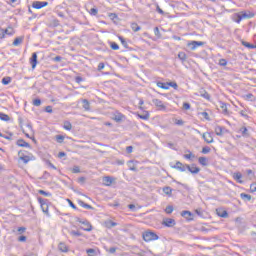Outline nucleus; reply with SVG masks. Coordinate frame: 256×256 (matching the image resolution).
Segmentation results:
<instances>
[{
    "mask_svg": "<svg viewBox=\"0 0 256 256\" xmlns=\"http://www.w3.org/2000/svg\"><path fill=\"white\" fill-rule=\"evenodd\" d=\"M38 202L41 205V209H42L43 213H45V215L47 217H51V214L49 213V200H47L45 198L38 197Z\"/></svg>",
    "mask_w": 256,
    "mask_h": 256,
    "instance_id": "nucleus-1",
    "label": "nucleus"
},
{
    "mask_svg": "<svg viewBox=\"0 0 256 256\" xmlns=\"http://www.w3.org/2000/svg\"><path fill=\"white\" fill-rule=\"evenodd\" d=\"M142 237L146 243H149L151 241H157V239H159V236L155 234V232H151V231L144 232Z\"/></svg>",
    "mask_w": 256,
    "mask_h": 256,
    "instance_id": "nucleus-2",
    "label": "nucleus"
},
{
    "mask_svg": "<svg viewBox=\"0 0 256 256\" xmlns=\"http://www.w3.org/2000/svg\"><path fill=\"white\" fill-rule=\"evenodd\" d=\"M76 222L81 223V225H84V228H83L84 231H88V232L93 231V226L88 220H82L81 218L76 217Z\"/></svg>",
    "mask_w": 256,
    "mask_h": 256,
    "instance_id": "nucleus-3",
    "label": "nucleus"
},
{
    "mask_svg": "<svg viewBox=\"0 0 256 256\" xmlns=\"http://www.w3.org/2000/svg\"><path fill=\"white\" fill-rule=\"evenodd\" d=\"M187 167H189V164H183L180 161H177L174 166H172V169H177V171H181L182 173L187 171Z\"/></svg>",
    "mask_w": 256,
    "mask_h": 256,
    "instance_id": "nucleus-4",
    "label": "nucleus"
},
{
    "mask_svg": "<svg viewBox=\"0 0 256 256\" xmlns=\"http://www.w3.org/2000/svg\"><path fill=\"white\" fill-rule=\"evenodd\" d=\"M203 45H205V42L195 40L188 42V46L190 47L191 51H195L197 47H203Z\"/></svg>",
    "mask_w": 256,
    "mask_h": 256,
    "instance_id": "nucleus-5",
    "label": "nucleus"
},
{
    "mask_svg": "<svg viewBox=\"0 0 256 256\" xmlns=\"http://www.w3.org/2000/svg\"><path fill=\"white\" fill-rule=\"evenodd\" d=\"M152 102L156 107H158L159 111H166L167 106H165V104H163V101H161L160 99H153Z\"/></svg>",
    "mask_w": 256,
    "mask_h": 256,
    "instance_id": "nucleus-6",
    "label": "nucleus"
},
{
    "mask_svg": "<svg viewBox=\"0 0 256 256\" xmlns=\"http://www.w3.org/2000/svg\"><path fill=\"white\" fill-rule=\"evenodd\" d=\"M47 5H49V2H47V1H43V2H41V1H34L32 3L33 9H43V7H47Z\"/></svg>",
    "mask_w": 256,
    "mask_h": 256,
    "instance_id": "nucleus-7",
    "label": "nucleus"
},
{
    "mask_svg": "<svg viewBox=\"0 0 256 256\" xmlns=\"http://www.w3.org/2000/svg\"><path fill=\"white\" fill-rule=\"evenodd\" d=\"M187 171L192 175H197L201 171V168L197 167L196 164H192L187 166Z\"/></svg>",
    "mask_w": 256,
    "mask_h": 256,
    "instance_id": "nucleus-8",
    "label": "nucleus"
},
{
    "mask_svg": "<svg viewBox=\"0 0 256 256\" xmlns=\"http://www.w3.org/2000/svg\"><path fill=\"white\" fill-rule=\"evenodd\" d=\"M113 181H115V179L111 176H104L102 178L103 185L106 187H111V185H113Z\"/></svg>",
    "mask_w": 256,
    "mask_h": 256,
    "instance_id": "nucleus-9",
    "label": "nucleus"
},
{
    "mask_svg": "<svg viewBox=\"0 0 256 256\" xmlns=\"http://www.w3.org/2000/svg\"><path fill=\"white\" fill-rule=\"evenodd\" d=\"M181 217H184V219H187V221H193V213H191L189 210L182 211Z\"/></svg>",
    "mask_w": 256,
    "mask_h": 256,
    "instance_id": "nucleus-10",
    "label": "nucleus"
},
{
    "mask_svg": "<svg viewBox=\"0 0 256 256\" xmlns=\"http://www.w3.org/2000/svg\"><path fill=\"white\" fill-rule=\"evenodd\" d=\"M202 138L204 139L205 143L211 144L213 143V136L209 132H205L202 134Z\"/></svg>",
    "mask_w": 256,
    "mask_h": 256,
    "instance_id": "nucleus-11",
    "label": "nucleus"
},
{
    "mask_svg": "<svg viewBox=\"0 0 256 256\" xmlns=\"http://www.w3.org/2000/svg\"><path fill=\"white\" fill-rule=\"evenodd\" d=\"M163 225H165V227H175V219H173V218H166L163 221Z\"/></svg>",
    "mask_w": 256,
    "mask_h": 256,
    "instance_id": "nucleus-12",
    "label": "nucleus"
},
{
    "mask_svg": "<svg viewBox=\"0 0 256 256\" xmlns=\"http://www.w3.org/2000/svg\"><path fill=\"white\" fill-rule=\"evenodd\" d=\"M30 64L32 65V69H35V67H37V52L32 53V56L30 58Z\"/></svg>",
    "mask_w": 256,
    "mask_h": 256,
    "instance_id": "nucleus-13",
    "label": "nucleus"
},
{
    "mask_svg": "<svg viewBox=\"0 0 256 256\" xmlns=\"http://www.w3.org/2000/svg\"><path fill=\"white\" fill-rule=\"evenodd\" d=\"M244 19H253L255 17V14L250 11H244L240 13Z\"/></svg>",
    "mask_w": 256,
    "mask_h": 256,
    "instance_id": "nucleus-14",
    "label": "nucleus"
},
{
    "mask_svg": "<svg viewBox=\"0 0 256 256\" xmlns=\"http://www.w3.org/2000/svg\"><path fill=\"white\" fill-rule=\"evenodd\" d=\"M82 107L86 111H91V103H89V100L83 99L82 100Z\"/></svg>",
    "mask_w": 256,
    "mask_h": 256,
    "instance_id": "nucleus-15",
    "label": "nucleus"
},
{
    "mask_svg": "<svg viewBox=\"0 0 256 256\" xmlns=\"http://www.w3.org/2000/svg\"><path fill=\"white\" fill-rule=\"evenodd\" d=\"M16 145H18V147H27V148H30V147H31V144L27 143V142H26L25 140H23V139L17 140Z\"/></svg>",
    "mask_w": 256,
    "mask_h": 256,
    "instance_id": "nucleus-16",
    "label": "nucleus"
},
{
    "mask_svg": "<svg viewBox=\"0 0 256 256\" xmlns=\"http://www.w3.org/2000/svg\"><path fill=\"white\" fill-rule=\"evenodd\" d=\"M123 119H125V115L117 112L115 115H114V121H116V123H121L123 121Z\"/></svg>",
    "mask_w": 256,
    "mask_h": 256,
    "instance_id": "nucleus-17",
    "label": "nucleus"
},
{
    "mask_svg": "<svg viewBox=\"0 0 256 256\" xmlns=\"http://www.w3.org/2000/svg\"><path fill=\"white\" fill-rule=\"evenodd\" d=\"M23 39L24 37L23 36H20V37H16L13 41V46L14 47H19V45H21V43H23Z\"/></svg>",
    "mask_w": 256,
    "mask_h": 256,
    "instance_id": "nucleus-18",
    "label": "nucleus"
},
{
    "mask_svg": "<svg viewBox=\"0 0 256 256\" xmlns=\"http://www.w3.org/2000/svg\"><path fill=\"white\" fill-rule=\"evenodd\" d=\"M105 227H107V229H113V227H117V222L107 220L105 221Z\"/></svg>",
    "mask_w": 256,
    "mask_h": 256,
    "instance_id": "nucleus-19",
    "label": "nucleus"
},
{
    "mask_svg": "<svg viewBox=\"0 0 256 256\" xmlns=\"http://www.w3.org/2000/svg\"><path fill=\"white\" fill-rule=\"evenodd\" d=\"M156 85L160 89H165V90L169 89V82L165 83V82L158 81Z\"/></svg>",
    "mask_w": 256,
    "mask_h": 256,
    "instance_id": "nucleus-20",
    "label": "nucleus"
},
{
    "mask_svg": "<svg viewBox=\"0 0 256 256\" xmlns=\"http://www.w3.org/2000/svg\"><path fill=\"white\" fill-rule=\"evenodd\" d=\"M78 205H80V207H83L84 209H91V210L94 209L93 206L85 203L83 200H79Z\"/></svg>",
    "mask_w": 256,
    "mask_h": 256,
    "instance_id": "nucleus-21",
    "label": "nucleus"
},
{
    "mask_svg": "<svg viewBox=\"0 0 256 256\" xmlns=\"http://www.w3.org/2000/svg\"><path fill=\"white\" fill-rule=\"evenodd\" d=\"M58 249L59 251H61L62 253H67V251H69V249H67V245H65V243L60 242L58 245Z\"/></svg>",
    "mask_w": 256,
    "mask_h": 256,
    "instance_id": "nucleus-22",
    "label": "nucleus"
},
{
    "mask_svg": "<svg viewBox=\"0 0 256 256\" xmlns=\"http://www.w3.org/2000/svg\"><path fill=\"white\" fill-rule=\"evenodd\" d=\"M178 59H180L182 63H185V61H187V54L185 52H179Z\"/></svg>",
    "mask_w": 256,
    "mask_h": 256,
    "instance_id": "nucleus-23",
    "label": "nucleus"
},
{
    "mask_svg": "<svg viewBox=\"0 0 256 256\" xmlns=\"http://www.w3.org/2000/svg\"><path fill=\"white\" fill-rule=\"evenodd\" d=\"M63 128L66 131H71V129H73V124H71V122H69V121H64Z\"/></svg>",
    "mask_w": 256,
    "mask_h": 256,
    "instance_id": "nucleus-24",
    "label": "nucleus"
},
{
    "mask_svg": "<svg viewBox=\"0 0 256 256\" xmlns=\"http://www.w3.org/2000/svg\"><path fill=\"white\" fill-rule=\"evenodd\" d=\"M118 39L125 49H129V43H127V40H125L123 36H119Z\"/></svg>",
    "mask_w": 256,
    "mask_h": 256,
    "instance_id": "nucleus-25",
    "label": "nucleus"
},
{
    "mask_svg": "<svg viewBox=\"0 0 256 256\" xmlns=\"http://www.w3.org/2000/svg\"><path fill=\"white\" fill-rule=\"evenodd\" d=\"M242 178L243 175L241 174V172L234 173V179L238 181V183H243V180H241Z\"/></svg>",
    "mask_w": 256,
    "mask_h": 256,
    "instance_id": "nucleus-26",
    "label": "nucleus"
},
{
    "mask_svg": "<svg viewBox=\"0 0 256 256\" xmlns=\"http://www.w3.org/2000/svg\"><path fill=\"white\" fill-rule=\"evenodd\" d=\"M131 29H132V31H134V33H137V31H141V26H139V24L133 22L131 24Z\"/></svg>",
    "mask_w": 256,
    "mask_h": 256,
    "instance_id": "nucleus-27",
    "label": "nucleus"
},
{
    "mask_svg": "<svg viewBox=\"0 0 256 256\" xmlns=\"http://www.w3.org/2000/svg\"><path fill=\"white\" fill-rule=\"evenodd\" d=\"M200 96L203 97V99H207V101H209V99H211V95H209V92L202 90L200 91Z\"/></svg>",
    "mask_w": 256,
    "mask_h": 256,
    "instance_id": "nucleus-28",
    "label": "nucleus"
},
{
    "mask_svg": "<svg viewBox=\"0 0 256 256\" xmlns=\"http://www.w3.org/2000/svg\"><path fill=\"white\" fill-rule=\"evenodd\" d=\"M215 133L218 137H221L223 136V127L221 126H216L215 127Z\"/></svg>",
    "mask_w": 256,
    "mask_h": 256,
    "instance_id": "nucleus-29",
    "label": "nucleus"
},
{
    "mask_svg": "<svg viewBox=\"0 0 256 256\" xmlns=\"http://www.w3.org/2000/svg\"><path fill=\"white\" fill-rule=\"evenodd\" d=\"M6 35H9V36L15 35V30H13V28H11V27L4 29V36H6Z\"/></svg>",
    "mask_w": 256,
    "mask_h": 256,
    "instance_id": "nucleus-30",
    "label": "nucleus"
},
{
    "mask_svg": "<svg viewBox=\"0 0 256 256\" xmlns=\"http://www.w3.org/2000/svg\"><path fill=\"white\" fill-rule=\"evenodd\" d=\"M220 108L222 109V113H224V115H227L229 113V110H227V103H220Z\"/></svg>",
    "mask_w": 256,
    "mask_h": 256,
    "instance_id": "nucleus-31",
    "label": "nucleus"
},
{
    "mask_svg": "<svg viewBox=\"0 0 256 256\" xmlns=\"http://www.w3.org/2000/svg\"><path fill=\"white\" fill-rule=\"evenodd\" d=\"M163 193H165V195H169V197H171L172 193H173V189H171V187L166 186L163 188Z\"/></svg>",
    "mask_w": 256,
    "mask_h": 256,
    "instance_id": "nucleus-32",
    "label": "nucleus"
},
{
    "mask_svg": "<svg viewBox=\"0 0 256 256\" xmlns=\"http://www.w3.org/2000/svg\"><path fill=\"white\" fill-rule=\"evenodd\" d=\"M0 120L1 121H10L11 120V117H9V115L3 113V112H0Z\"/></svg>",
    "mask_w": 256,
    "mask_h": 256,
    "instance_id": "nucleus-33",
    "label": "nucleus"
},
{
    "mask_svg": "<svg viewBox=\"0 0 256 256\" xmlns=\"http://www.w3.org/2000/svg\"><path fill=\"white\" fill-rule=\"evenodd\" d=\"M198 163L202 165L203 167H207V158L206 157H199Z\"/></svg>",
    "mask_w": 256,
    "mask_h": 256,
    "instance_id": "nucleus-34",
    "label": "nucleus"
},
{
    "mask_svg": "<svg viewBox=\"0 0 256 256\" xmlns=\"http://www.w3.org/2000/svg\"><path fill=\"white\" fill-rule=\"evenodd\" d=\"M139 119H142L143 121H148L149 119V112L146 111L145 114H138Z\"/></svg>",
    "mask_w": 256,
    "mask_h": 256,
    "instance_id": "nucleus-35",
    "label": "nucleus"
},
{
    "mask_svg": "<svg viewBox=\"0 0 256 256\" xmlns=\"http://www.w3.org/2000/svg\"><path fill=\"white\" fill-rule=\"evenodd\" d=\"M20 161H23V163H25V165H27V163H29V161H31V157L24 155V156H20Z\"/></svg>",
    "mask_w": 256,
    "mask_h": 256,
    "instance_id": "nucleus-36",
    "label": "nucleus"
},
{
    "mask_svg": "<svg viewBox=\"0 0 256 256\" xmlns=\"http://www.w3.org/2000/svg\"><path fill=\"white\" fill-rule=\"evenodd\" d=\"M240 197L243 199V201H251V195L249 194L241 193Z\"/></svg>",
    "mask_w": 256,
    "mask_h": 256,
    "instance_id": "nucleus-37",
    "label": "nucleus"
},
{
    "mask_svg": "<svg viewBox=\"0 0 256 256\" xmlns=\"http://www.w3.org/2000/svg\"><path fill=\"white\" fill-rule=\"evenodd\" d=\"M242 45L244 47H247V49H255V45L249 43V42H245V41H242Z\"/></svg>",
    "mask_w": 256,
    "mask_h": 256,
    "instance_id": "nucleus-38",
    "label": "nucleus"
},
{
    "mask_svg": "<svg viewBox=\"0 0 256 256\" xmlns=\"http://www.w3.org/2000/svg\"><path fill=\"white\" fill-rule=\"evenodd\" d=\"M110 47L113 51H119V44H117V42H111Z\"/></svg>",
    "mask_w": 256,
    "mask_h": 256,
    "instance_id": "nucleus-39",
    "label": "nucleus"
},
{
    "mask_svg": "<svg viewBox=\"0 0 256 256\" xmlns=\"http://www.w3.org/2000/svg\"><path fill=\"white\" fill-rule=\"evenodd\" d=\"M201 153H203V155H207L208 153H211V148L209 146H205L202 148Z\"/></svg>",
    "mask_w": 256,
    "mask_h": 256,
    "instance_id": "nucleus-40",
    "label": "nucleus"
},
{
    "mask_svg": "<svg viewBox=\"0 0 256 256\" xmlns=\"http://www.w3.org/2000/svg\"><path fill=\"white\" fill-rule=\"evenodd\" d=\"M32 105H34V107H41V99L36 98L33 100Z\"/></svg>",
    "mask_w": 256,
    "mask_h": 256,
    "instance_id": "nucleus-41",
    "label": "nucleus"
},
{
    "mask_svg": "<svg viewBox=\"0 0 256 256\" xmlns=\"http://www.w3.org/2000/svg\"><path fill=\"white\" fill-rule=\"evenodd\" d=\"M86 253L88 256H95L97 252L95 251V249L90 248L86 250Z\"/></svg>",
    "mask_w": 256,
    "mask_h": 256,
    "instance_id": "nucleus-42",
    "label": "nucleus"
},
{
    "mask_svg": "<svg viewBox=\"0 0 256 256\" xmlns=\"http://www.w3.org/2000/svg\"><path fill=\"white\" fill-rule=\"evenodd\" d=\"M11 83V77L2 78V85H9Z\"/></svg>",
    "mask_w": 256,
    "mask_h": 256,
    "instance_id": "nucleus-43",
    "label": "nucleus"
},
{
    "mask_svg": "<svg viewBox=\"0 0 256 256\" xmlns=\"http://www.w3.org/2000/svg\"><path fill=\"white\" fill-rule=\"evenodd\" d=\"M169 87H173V89L175 90L179 89V85H177V82H168V89Z\"/></svg>",
    "mask_w": 256,
    "mask_h": 256,
    "instance_id": "nucleus-44",
    "label": "nucleus"
},
{
    "mask_svg": "<svg viewBox=\"0 0 256 256\" xmlns=\"http://www.w3.org/2000/svg\"><path fill=\"white\" fill-rule=\"evenodd\" d=\"M38 193L40 195H44V197H51V192H47L45 190H39Z\"/></svg>",
    "mask_w": 256,
    "mask_h": 256,
    "instance_id": "nucleus-45",
    "label": "nucleus"
},
{
    "mask_svg": "<svg viewBox=\"0 0 256 256\" xmlns=\"http://www.w3.org/2000/svg\"><path fill=\"white\" fill-rule=\"evenodd\" d=\"M89 13H90V15L95 17V16H97V13H99V10L97 8H91Z\"/></svg>",
    "mask_w": 256,
    "mask_h": 256,
    "instance_id": "nucleus-46",
    "label": "nucleus"
},
{
    "mask_svg": "<svg viewBox=\"0 0 256 256\" xmlns=\"http://www.w3.org/2000/svg\"><path fill=\"white\" fill-rule=\"evenodd\" d=\"M56 141H57V143H63V141H65V136L56 135Z\"/></svg>",
    "mask_w": 256,
    "mask_h": 256,
    "instance_id": "nucleus-47",
    "label": "nucleus"
},
{
    "mask_svg": "<svg viewBox=\"0 0 256 256\" xmlns=\"http://www.w3.org/2000/svg\"><path fill=\"white\" fill-rule=\"evenodd\" d=\"M70 235H72V237H81L82 234L79 231L72 230L70 231Z\"/></svg>",
    "mask_w": 256,
    "mask_h": 256,
    "instance_id": "nucleus-48",
    "label": "nucleus"
},
{
    "mask_svg": "<svg viewBox=\"0 0 256 256\" xmlns=\"http://www.w3.org/2000/svg\"><path fill=\"white\" fill-rule=\"evenodd\" d=\"M154 35L158 37V39H161V31H159V27L154 28Z\"/></svg>",
    "mask_w": 256,
    "mask_h": 256,
    "instance_id": "nucleus-49",
    "label": "nucleus"
},
{
    "mask_svg": "<svg viewBox=\"0 0 256 256\" xmlns=\"http://www.w3.org/2000/svg\"><path fill=\"white\" fill-rule=\"evenodd\" d=\"M173 206L172 205H169L166 207L165 209V212L168 214V215H171V213H173Z\"/></svg>",
    "mask_w": 256,
    "mask_h": 256,
    "instance_id": "nucleus-50",
    "label": "nucleus"
},
{
    "mask_svg": "<svg viewBox=\"0 0 256 256\" xmlns=\"http://www.w3.org/2000/svg\"><path fill=\"white\" fill-rule=\"evenodd\" d=\"M240 131H241L243 137H246V135H248V133H249V130L247 129V127H242L240 129Z\"/></svg>",
    "mask_w": 256,
    "mask_h": 256,
    "instance_id": "nucleus-51",
    "label": "nucleus"
},
{
    "mask_svg": "<svg viewBox=\"0 0 256 256\" xmlns=\"http://www.w3.org/2000/svg\"><path fill=\"white\" fill-rule=\"evenodd\" d=\"M27 231V228L26 227H19L17 229V232L19 235H23V233H25Z\"/></svg>",
    "mask_w": 256,
    "mask_h": 256,
    "instance_id": "nucleus-52",
    "label": "nucleus"
},
{
    "mask_svg": "<svg viewBox=\"0 0 256 256\" xmlns=\"http://www.w3.org/2000/svg\"><path fill=\"white\" fill-rule=\"evenodd\" d=\"M184 159H195V154L189 152V154L184 155Z\"/></svg>",
    "mask_w": 256,
    "mask_h": 256,
    "instance_id": "nucleus-53",
    "label": "nucleus"
},
{
    "mask_svg": "<svg viewBox=\"0 0 256 256\" xmlns=\"http://www.w3.org/2000/svg\"><path fill=\"white\" fill-rule=\"evenodd\" d=\"M218 64L220 65V67H226L227 60L222 58V59L219 60Z\"/></svg>",
    "mask_w": 256,
    "mask_h": 256,
    "instance_id": "nucleus-54",
    "label": "nucleus"
},
{
    "mask_svg": "<svg viewBox=\"0 0 256 256\" xmlns=\"http://www.w3.org/2000/svg\"><path fill=\"white\" fill-rule=\"evenodd\" d=\"M183 109H185V111H189V109H191V104L188 102H184Z\"/></svg>",
    "mask_w": 256,
    "mask_h": 256,
    "instance_id": "nucleus-55",
    "label": "nucleus"
},
{
    "mask_svg": "<svg viewBox=\"0 0 256 256\" xmlns=\"http://www.w3.org/2000/svg\"><path fill=\"white\" fill-rule=\"evenodd\" d=\"M250 192L251 193H256V182H254L250 185Z\"/></svg>",
    "mask_w": 256,
    "mask_h": 256,
    "instance_id": "nucleus-56",
    "label": "nucleus"
},
{
    "mask_svg": "<svg viewBox=\"0 0 256 256\" xmlns=\"http://www.w3.org/2000/svg\"><path fill=\"white\" fill-rule=\"evenodd\" d=\"M18 241L19 243H25V241H27V236H24V235L19 236Z\"/></svg>",
    "mask_w": 256,
    "mask_h": 256,
    "instance_id": "nucleus-57",
    "label": "nucleus"
},
{
    "mask_svg": "<svg viewBox=\"0 0 256 256\" xmlns=\"http://www.w3.org/2000/svg\"><path fill=\"white\" fill-rule=\"evenodd\" d=\"M219 217H222L223 219H226V217H229V213L227 211H223L222 213H218Z\"/></svg>",
    "mask_w": 256,
    "mask_h": 256,
    "instance_id": "nucleus-58",
    "label": "nucleus"
},
{
    "mask_svg": "<svg viewBox=\"0 0 256 256\" xmlns=\"http://www.w3.org/2000/svg\"><path fill=\"white\" fill-rule=\"evenodd\" d=\"M72 173H81V168L79 166H74L72 168Z\"/></svg>",
    "mask_w": 256,
    "mask_h": 256,
    "instance_id": "nucleus-59",
    "label": "nucleus"
},
{
    "mask_svg": "<svg viewBox=\"0 0 256 256\" xmlns=\"http://www.w3.org/2000/svg\"><path fill=\"white\" fill-rule=\"evenodd\" d=\"M201 115H202V117H204V119H206V121H211V118H209V113L202 112Z\"/></svg>",
    "mask_w": 256,
    "mask_h": 256,
    "instance_id": "nucleus-60",
    "label": "nucleus"
},
{
    "mask_svg": "<svg viewBox=\"0 0 256 256\" xmlns=\"http://www.w3.org/2000/svg\"><path fill=\"white\" fill-rule=\"evenodd\" d=\"M83 81H84L83 77H81V76H76V77H75V82H76V83H78V84H79V83H83Z\"/></svg>",
    "mask_w": 256,
    "mask_h": 256,
    "instance_id": "nucleus-61",
    "label": "nucleus"
},
{
    "mask_svg": "<svg viewBox=\"0 0 256 256\" xmlns=\"http://www.w3.org/2000/svg\"><path fill=\"white\" fill-rule=\"evenodd\" d=\"M68 203H69V205H70V207L72 208V209H79V208H77V205H75V203H73V201H71V200H69L68 199Z\"/></svg>",
    "mask_w": 256,
    "mask_h": 256,
    "instance_id": "nucleus-62",
    "label": "nucleus"
},
{
    "mask_svg": "<svg viewBox=\"0 0 256 256\" xmlns=\"http://www.w3.org/2000/svg\"><path fill=\"white\" fill-rule=\"evenodd\" d=\"M60 23L59 22H50L49 27H59Z\"/></svg>",
    "mask_w": 256,
    "mask_h": 256,
    "instance_id": "nucleus-63",
    "label": "nucleus"
},
{
    "mask_svg": "<svg viewBox=\"0 0 256 256\" xmlns=\"http://www.w3.org/2000/svg\"><path fill=\"white\" fill-rule=\"evenodd\" d=\"M45 111H46V113H53V107L52 106H46Z\"/></svg>",
    "mask_w": 256,
    "mask_h": 256,
    "instance_id": "nucleus-64",
    "label": "nucleus"
}]
</instances>
